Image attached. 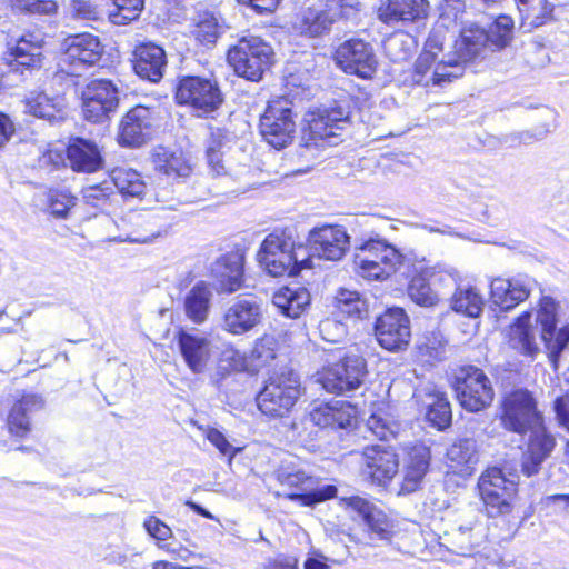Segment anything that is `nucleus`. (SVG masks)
I'll list each match as a JSON object with an SVG mask.
<instances>
[{"label":"nucleus","instance_id":"obj_54","mask_svg":"<svg viewBox=\"0 0 569 569\" xmlns=\"http://www.w3.org/2000/svg\"><path fill=\"white\" fill-rule=\"evenodd\" d=\"M114 10L110 12V19L116 24H126L140 16L143 9V0H112Z\"/></svg>","mask_w":569,"mask_h":569},{"label":"nucleus","instance_id":"obj_32","mask_svg":"<svg viewBox=\"0 0 569 569\" xmlns=\"http://www.w3.org/2000/svg\"><path fill=\"white\" fill-rule=\"evenodd\" d=\"M357 409L345 400L321 403L310 412L311 421L321 428L346 429L351 426Z\"/></svg>","mask_w":569,"mask_h":569},{"label":"nucleus","instance_id":"obj_1","mask_svg":"<svg viewBox=\"0 0 569 569\" xmlns=\"http://www.w3.org/2000/svg\"><path fill=\"white\" fill-rule=\"evenodd\" d=\"M488 43V31L476 23L465 26L453 41V51L443 54L439 61L429 62L425 70L419 71L415 63L412 81L423 87L443 86L461 77L463 64L481 56Z\"/></svg>","mask_w":569,"mask_h":569},{"label":"nucleus","instance_id":"obj_55","mask_svg":"<svg viewBox=\"0 0 569 569\" xmlns=\"http://www.w3.org/2000/svg\"><path fill=\"white\" fill-rule=\"evenodd\" d=\"M489 43L496 48H505L509 44L513 36V20L509 16H500L491 27Z\"/></svg>","mask_w":569,"mask_h":569},{"label":"nucleus","instance_id":"obj_49","mask_svg":"<svg viewBox=\"0 0 569 569\" xmlns=\"http://www.w3.org/2000/svg\"><path fill=\"white\" fill-rule=\"evenodd\" d=\"M483 305L482 297L471 287L466 289L457 287L451 300L452 309L456 312L470 318L479 317Z\"/></svg>","mask_w":569,"mask_h":569},{"label":"nucleus","instance_id":"obj_28","mask_svg":"<svg viewBox=\"0 0 569 569\" xmlns=\"http://www.w3.org/2000/svg\"><path fill=\"white\" fill-rule=\"evenodd\" d=\"M362 459L365 472L378 485H386L398 472L397 455L383 445L366 447Z\"/></svg>","mask_w":569,"mask_h":569},{"label":"nucleus","instance_id":"obj_9","mask_svg":"<svg viewBox=\"0 0 569 569\" xmlns=\"http://www.w3.org/2000/svg\"><path fill=\"white\" fill-rule=\"evenodd\" d=\"M349 109L337 104L331 108H320L309 114L308 128L303 130L305 147L332 146L338 143V131L342 130L349 121Z\"/></svg>","mask_w":569,"mask_h":569},{"label":"nucleus","instance_id":"obj_57","mask_svg":"<svg viewBox=\"0 0 569 569\" xmlns=\"http://www.w3.org/2000/svg\"><path fill=\"white\" fill-rule=\"evenodd\" d=\"M276 345L269 337L257 340L250 356L252 365L257 368L269 366L276 359Z\"/></svg>","mask_w":569,"mask_h":569},{"label":"nucleus","instance_id":"obj_51","mask_svg":"<svg viewBox=\"0 0 569 569\" xmlns=\"http://www.w3.org/2000/svg\"><path fill=\"white\" fill-rule=\"evenodd\" d=\"M337 308L339 313L355 319L363 318L368 313L366 301L356 291L340 290L337 296Z\"/></svg>","mask_w":569,"mask_h":569},{"label":"nucleus","instance_id":"obj_53","mask_svg":"<svg viewBox=\"0 0 569 569\" xmlns=\"http://www.w3.org/2000/svg\"><path fill=\"white\" fill-rule=\"evenodd\" d=\"M147 532L157 540V545L160 549L166 550L168 553L177 556L179 558H183L179 551L181 549L172 548L170 545L163 543L172 536V530L169 526H167L163 521L154 516H150L144 520L143 523Z\"/></svg>","mask_w":569,"mask_h":569},{"label":"nucleus","instance_id":"obj_31","mask_svg":"<svg viewBox=\"0 0 569 569\" xmlns=\"http://www.w3.org/2000/svg\"><path fill=\"white\" fill-rule=\"evenodd\" d=\"M150 110L147 107L137 106L122 118L118 141L123 147L141 146L150 133Z\"/></svg>","mask_w":569,"mask_h":569},{"label":"nucleus","instance_id":"obj_41","mask_svg":"<svg viewBox=\"0 0 569 569\" xmlns=\"http://www.w3.org/2000/svg\"><path fill=\"white\" fill-rule=\"evenodd\" d=\"M272 303L283 316L296 319L309 306L310 293L300 286L281 287L273 293Z\"/></svg>","mask_w":569,"mask_h":569},{"label":"nucleus","instance_id":"obj_58","mask_svg":"<svg viewBox=\"0 0 569 569\" xmlns=\"http://www.w3.org/2000/svg\"><path fill=\"white\" fill-rule=\"evenodd\" d=\"M433 286L441 288H457L460 273L451 267L436 266L423 268Z\"/></svg>","mask_w":569,"mask_h":569},{"label":"nucleus","instance_id":"obj_15","mask_svg":"<svg viewBox=\"0 0 569 569\" xmlns=\"http://www.w3.org/2000/svg\"><path fill=\"white\" fill-rule=\"evenodd\" d=\"M81 108L86 120L102 122L119 104V89L108 79H94L81 91Z\"/></svg>","mask_w":569,"mask_h":569},{"label":"nucleus","instance_id":"obj_50","mask_svg":"<svg viewBox=\"0 0 569 569\" xmlns=\"http://www.w3.org/2000/svg\"><path fill=\"white\" fill-rule=\"evenodd\" d=\"M447 458L456 467L470 468L478 461V446L472 438H461L455 441L447 450Z\"/></svg>","mask_w":569,"mask_h":569},{"label":"nucleus","instance_id":"obj_18","mask_svg":"<svg viewBox=\"0 0 569 569\" xmlns=\"http://www.w3.org/2000/svg\"><path fill=\"white\" fill-rule=\"evenodd\" d=\"M336 63L349 74L370 79L378 66L372 46L358 38H352L339 44L335 52Z\"/></svg>","mask_w":569,"mask_h":569},{"label":"nucleus","instance_id":"obj_11","mask_svg":"<svg viewBox=\"0 0 569 569\" xmlns=\"http://www.w3.org/2000/svg\"><path fill=\"white\" fill-rule=\"evenodd\" d=\"M260 133L273 148L282 149L291 143L296 122L292 117L291 102L281 97L270 101L260 118Z\"/></svg>","mask_w":569,"mask_h":569},{"label":"nucleus","instance_id":"obj_8","mask_svg":"<svg viewBox=\"0 0 569 569\" xmlns=\"http://www.w3.org/2000/svg\"><path fill=\"white\" fill-rule=\"evenodd\" d=\"M499 419L506 430L518 435H525L530 428H537L543 420L535 398L523 389L515 390L503 397Z\"/></svg>","mask_w":569,"mask_h":569},{"label":"nucleus","instance_id":"obj_20","mask_svg":"<svg viewBox=\"0 0 569 569\" xmlns=\"http://www.w3.org/2000/svg\"><path fill=\"white\" fill-rule=\"evenodd\" d=\"M262 320L263 307L257 297H238L224 309L221 327L233 336H242L252 331Z\"/></svg>","mask_w":569,"mask_h":569},{"label":"nucleus","instance_id":"obj_10","mask_svg":"<svg viewBox=\"0 0 569 569\" xmlns=\"http://www.w3.org/2000/svg\"><path fill=\"white\" fill-rule=\"evenodd\" d=\"M455 390L461 407L470 412L489 407L495 395L489 378L475 366H463L457 371Z\"/></svg>","mask_w":569,"mask_h":569},{"label":"nucleus","instance_id":"obj_48","mask_svg":"<svg viewBox=\"0 0 569 569\" xmlns=\"http://www.w3.org/2000/svg\"><path fill=\"white\" fill-rule=\"evenodd\" d=\"M431 280L426 274L425 269L415 274L408 284V296L417 305L426 308L435 307L439 303V293L431 288Z\"/></svg>","mask_w":569,"mask_h":569},{"label":"nucleus","instance_id":"obj_35","mask_svg":"<svg viewBox=\"0 0 569 569\" xmlns=\"http://www.w3.org/2000/svg\"><path fill=\"white\" fill-rule=\"evenodd\" d=\"M67 160L70 168L77 172L92 173L103 166V158L96 143L76 138L67 148Z\"/></svg>","mask_w":569,"mask_h":569},{"label":"nucleus","instance_id":"obj_17","mask_svg":"<svg viewBox=\"0 0 569 569\" xmlns=\"http://www.w3.org/2000/svg\"><path fill=\"white\" fill-rule=\"evenodd\" d=\"M479 491L491 516L510 512V500L517 491V482L507 478L502 470L488 468L479 478Z\"/></svg>","mask_w":569,"mask_h":569},{"label":"nucleus","instance_id":"obj_19","mask_svg":"<svg viewBox=\"0 0 569 569\" xmlns=\"http://www.w3.org/2000/svg\"><path fill=\"white\" fill-rule=\"evenodd\" d=\"M277 479L284 489H298L301 491L293 492L284 490L282 493L278 495H282L292 501H299L302 506H313L333 498L337 493V488L331 485H327L321 488H313L316 482L315 479L302 470H279Z\"/></svg>","mask_w":569,"mask_h":569},{"label":"nucleus","instance_id":"obj_4","mask_svg":"<svg viewBox=\"0 0 569 569\" xmlns=\"http://www.w3.org/2000/svg\"><path fill=\"white\" fill-rule=\"evenodd\" d=\"M301 395L299 376L290 368L274 371L257 397L260 411L273 418L286 416Z\"/></svg>","mask_w":569,"mask_h":569},{"label":"nucleus","instance_id":"obj_34","mask_svg":"<svg viewBox=\"0 0 569 569\" xmlns=\"http://www.w3.org/2000/svg\"><path fill=\"white\" fill-rule=\"evenodd\" d=\"M167 66L164 50L154 43H143L134 50L133 69L136 73L151 82H158Z\"/></svg>","mask_w":569,"mask_h":569},{"label":"nucleus","instance_id":"obj_23","mask_svg":"<svg viewBox=\"0 0 569 569\" xmlns=\"http://www.w3.org/2000/svg\"><path fill=\"white\" fill-rule=\"evenodd\" d=\"M379 345L390 351L400 350L409 343V318L401 308H390L381 315L375 326Z\"/></svg>","mask_w":569,"mask_h":569},{"label":"nucleus","instance_id":"obj_47","mask_svg":"<svg viewBox=\"0 0 569 569\" xmlns=\"http://www.w3.org/2000/svg\"><path fill=\"white\" fill-rule=\"evenodd\" d=\"M222 32V24L216 13L209 10H199L193 18L192 33L197 41L203 46H212Z\"/></svg>","mask_w":569,"mask_h":569},{"label":"nucleus","instance_id":"obj_12","mask_svg":"<svg viewBox=\"0 0 569 569\" xmlns=\"http://www.w3.org/2000/svg\"><path fill=\"white\" fill-rule=\"evenodd\" d=\"M465 2L462 0H445L440 4V16L436 27L430 31L423 51L417 59L418 70H425L429 62H435L438 54L443 50V42L447 33L456 28L462 20Z\"/></svg>","mask_w":569,"mask_h":569},{"label":"nucleus","instance_id":"obj_36","mask_svg":"<svg viewBox=\"0 0 569 569\" xmlns=\"http://www.w3.org/2000/svg\"><path fill=\"white\" fill-rule=\"evenodd\" d=\"M154 170L169 179L187 178L192 172V166L186 154L178 149L159 146L152 152Z\"/></svg>","mask_w":569,"mask_h":569},{"label":"nucleus","instance_id":"obj_56","mask_svg":"<svg viewBox=\"0 0 569 569\" xmlns=\"http://www.w3.org/2000/svg\"><path fill=\"white\" fill-rule=\"evenodd\" d=\"M49 210L56 218H66L76 206L77 198L68 190H50L48 193Z\"/></svg>","mask_w":569,"mask_h":569},{"label":"nucleus","instance_id":"obj_63","mask_svg":"<svg viewBox=\"0 0 569 569\" xmlns=\"http://www.w3.org/2000/svg\"><path fill=\"white\" fill-rule=\"evenodd\" d=\"M369 431L380 440H388L396 433V426L390 423L386 418L378 413H373L367 421Z\"/></svg>","mask_w":569,"mask_h":569},{"label":"nucleus","instance_id":"obj_6","mask_svg":"<svg viewBox=\"0 0 569 569\" xmlns=\"http://www.w3.org/2000/svg\"><path fill=\"white\" fill-rule=\"evenodd\" d=\"M402 256L383 240L365 242L358 249L353 263L357 272L369 280H383L396 272Z\"/></svg>","mask_w":569,"mask_h":569},{"label":"nucleus","instance_id":"obj_16","mask_svg":"<svg viewBox=\"0 0 569 569\" xmlns=\"http://www.w3.org/2000/svg\"><path fill=\"white\" fill-rule=\"evenodd\" d=\"M536 321L541 326V340L553 369L557 370L560 356L569 345V323L557 329V303L550 297L540 299Z\"/></svg>","mask_w":569,"mask_h":569},{"label":"nucleus","instance_id":"obj_46","mask_svg":"<svg viewBox=\"0 0 569 569\" xmlns=\"http://www.w3.org/2000/svg\"><path fill=\"white\" fill-rule=\"evenodd\" d=\"M418 357L429 363L447 359L448 340L439 330L426 332L417 343Z\"/></svg>","mask_w":569,"mask_h":569},{"label":"nucleus","instance_id":"obj_64","mask_svg":"<svg viewBox=\"0 0 569 569\" xmlns=\"http://www.w3.org/2000/svg\"><path fill=\"white\" fill-rule=\"evenodd\" d=\"M71 10L79 19L97 20L99 18V10L90 0H72Z\"/></svg>","mask_w":569,"mask_h":569},{"label":"nucleus","instance_id":"obj_27","mask_svg":"<svg viewBox=\"0 0 569 569\" xmlns=\"http://www.w3.org/2000/svg\"><path fill=\"white\" fill-rule=\"evenodd\" d=\"M347 508L357 512L368 528L371 539L389 540L392 525L387 515L368 499L359 496L342 498Z\"/></svg>","mask_w":569,"mask_h":569},{"label":"nucleus","instance_id":"obj_22","mask_svg":"<svg viewBox=\"0 0 569 569\" xmlns=\"http://www.w3.org/2000/svg\"><path fill=\"white\" fill-rule=\"evenodd\" d=\"M44 44L43 33L27 31L16 39V43L9 46L7 63L11 72L23 74L24 71L40 69L43 56L41 48Z\"/></svg>","mask_w":569,"mask_h":569},{"label":"nucleus","instance_id":"obj_3","mask_svg":"<svg viewBox=\"0 0 569 569\" xmlns=\"http://www.w3.org/2000/svg\"><path fill=\"white\" fill-rule=\"evenodd\" d=\"M230 142L228 131L220 128L212 130L206 151L207 164L212 177L222 179L226 192H244L253 184L252 172L249 166H233L226 159Z\"/></svg>","mask_w":569,"mask_h":569},{"label":"nucleus","instance_id":"obj_33","mask_svg":"<svg viewBox=\"0 0 569 569\" xmlns=\"http://www.w3.org/2000/svg\"><path fill=\"white\" fill-rule=\"evenodd\" d=\"M428 14L427 0H388L378 10V18L388 26L398 22H413Z\"/></svg>","mask_w":569,"mask_h":569},{"label":"nucleus","instance_id":"obj_14","mask_svg":"<svg viewBox=\"0 0 569 569\" xmlns=\"http://www.w3.org/2000/svg\"><path fill=\"white\" fill-rule=\"evenodd\" d=\"M367 373L366 360L360 356H347L325 368L318 381L330 393L345 395L358 389Z\"/></svg>","mask_w":569,"mask_h":569},{"label":"nucleus","instance_id":"obj_25","mask_svg":"<svg viewBox=\"0 0 569 569\" xmlns=\"http://www.w3.org/2000/svg\"><path fill=\"white\" fill-rule=\"evenodd\" d=\"M536 284V280L528 276L496 278L490 283L491 300L501 310H511L529 297Z\"/></svg>","mask_w":569,"mask_h":569},{"label":"nucleus","instance_id":"obj_59","mask_svg":"<svg viewBox=\"0 0 569 569\" xmlns=\"http://www.w3.org/2000/svg\"><path fill=\"white\" fill-rule=\"evenodd\" d=\"M412 43L413 40L407 33L399 32L385 42V49L392 60H406L410 56Z\"/></svg>","mask_w":569,"mask_h":569},{"label":"nucleus","instance_id":"obj_43","mask_svg":"<svg viewBox=\"0 0 569 569\" xmlns=\"http://www.w3.org/2000/svg\"><path fill=\"white\" fill-rule=\"evenodd\" d=\"M430 461V451L426 447H416L409 453V459L403 471L401 490L415 491L427 473Z\"/></svg>","mask_w":569,"mask_h":569},{"label":"nucleus","instance_id":"obj_40","mask_svg":"<svg viewBox=\"0 0 569 569\" xmlns=\"http://www.w3.org/2000/svg\"><path fill=\"white\" fill-rule=\"evenodd\" d=\"M517 9L520 16V28L525 32H531L556 21V4L550 0H527L526 3H518Z\"/></svg>","mask_w":569,"mask_h":569},{"label":"nucleus","instance_id":"obj_29","mask_svg":"<svg viewBox=\"0 0 569 569\" xmlns=\"http://www.w3.org/2000/svg\"><path fill=\"white\" fill-rule=\"evenodd\" d=\"M529 431V442L522 457V472L527 477L538 473L541 463L550 456L556 446V440L547 432L543 420L541 425L530 428Z\"/></svg>","mask_w":569,"mask_h":569},{"label":"nucleus","instance_id":"obj_60","mask_svg":"<svg viewBox=\"0 0 569 569\" xmlns=\"http://www.w3.org/2000/svg\"><path fill=\"white\" fill-rule=\"evenodd\" d=\"M204 437L214 446L222 456L229 458L231 461L240 451L239 448L233 447L226 436L218 429L211 427H199Z\"/></svg>","mask_w":569,"mask_h":569},{"label":"nucleus","instance_id":"obj_42","mask_svg":"<svg viewBox=\"0 0 569 569\" xmlns=\"http://www.w3.org/2000/svg\"><path fill=\"white\" fill-rule=\"evenodd\" d=\"M66 100L62 96L57 94L49 97L44 92L32 93L26 101V113L36 118L53 122L63 118Z\"/></svg>","mask_w":569,"mask_h":569},{"label":"nucleus","instance_id":"obj_61","mask_svg":"<svg viewBox=\"0 0 569 569\" xmlns=\"http://www.w3.org/2000/svg\"><path fill=\"white\" fill-rule=\"evenodd\" d=\"M13 9L29 12V13H46L50 14L57 10V4L53 0H4Z\"/></svg>","mask_w":569,"mask_h":569},{"label":"nucleus","instance_id":"obj_62","mask_svg":"<svg viewBox=\"0 0 569 569\" xmlns=\"http://www.w3.org/2000/svg\"><path fill=\"white\" fill-rule=\"evenodd\" d=\"M319 332L323 340L336 343L347 336V326L336 318H326L319 323Z\"/></svg>","mask_w":569,"mask_h":569},{"label":"nucleus","instance_id":"obj_7","mask_svg":"<svg viewBox=\"0 0 569 569\" xmlns=\"http://www.w3.org/2000/svg\"><path fill=\"white\" fill-rule=\"evenodd\" d=\"M104 46L98 36L89 32L71 34L63 41L59 68L61 73L80 77L102 58Z\"/></svg>","mask_w":569,"mask_h":569},{"label":"nucleus","instance_id":"obj_5","mask_svg":"<svg viewBox=\"0 0 569 569\" xmlns=\"http://www.w3.org/2000/svg\"><path fill=\"white\" fill-rule=\"evenodd\" d=\"M227 59L239 77L259 81L272 64L273 50L260 37L248 34L228 50Z\"/></svg>","mask_w":569,"mask_h":569},{"label":"nucleus","instance_id":"obj_30","mask_svg":"<svg viewBox=\"0 0 569 569\" xmlns=\"http://www.w3.org/2000/svg\"><path fill=\"white\" fill-rule=\"evenodd\" d=\"M243 263V256L232 251L222 254L211 264V274L218 282L221 292L232 293L241 288Z\"/></svg>","mask_w":569,"mask_h":569},{"label":"nucleus","instance_id":"obj_21","mask_svg":"<svg viewBox=\"0 0 569 569\" xmlns=\"http://www.w3.org/2000/svg\"><path fill=\"white\" fill-rule=\"evenodd\" d=\"M156 198L157 201L161 203L160 207L156 208L153 211L134 213L130 217V220L137 227L136 230L127 236L130 242L147 243L161 236L167 231L170 224L168 221H161L163 218L162 213L166 211H176L181 204L178 199L173 197L168 198L160 192L156 193Z\"/></svg>","mask_w":569,"mask_h":569},{"label":"nucleus","instance_id":"obj_24","mask_svg":"<svg viewBox=\"0 0 569 569\" xmlns=\"http://www.w3.org/2000/svg\"><path fill=\"white\" fill-rule=\"evenodd\" d=\"M308 241L313 254L326 260H340L348 249L349 236L339 226H322L312 229Z\"/></svg>","mask_w":569,"mask_h":569},{"label":"nucleus","instance_id":"obj_13","mask_svg":"<svg viewBox=\"0 0 569 569\" xmlns=\"http://www.w3.org/2000/svg\"><path fill=\"white\" fill-rule=\"evenodd\" d=\"M176 99L179 104L192 107L198 116L216 111L223 101L217 82L198 76H186L179 80Z\"/></svg>","mask_w":569,"mask_h":569},{"label":"nucleus","instance_id":"obj_44","mask_svg":"<svg viewBox=\"0 0 569 569\" xmlns=\"http://www.w3.org/2000/svg\"><path fill=\"white\" fill-rule=\"evenodd\" d=\"M110 178L118 191L126 198H142L147 184L141 174L130 168L118 167L111 170Z\"/></svg>","mask_w":569,"mask_h":569},{"label":"nucleus","instance_id":"obj_37","mask_svg":"<svg viewBox=\"0 0 569 569\" xmlns=\"http://www.w3.org/2000/svg\"><path fill=\"white\" fill-rule=\"evenodd\" d=\"M43 408L40 396L29 393L13 403L7 418L9 431L17 437H24L30 431L31 417Z\"/></svg>","mask_w":569,"mask_h":569},{"label":"nucleus","instance_id":"obj_2","mask_svg":"<svg viewBox=\"0 0 569 569\" xmlns=\"http://www.w3.org/2000/svg\"><path fill=\"white\" fill-rule=\"evenodd\" d=\"M261 268L272 277L296 276L311 268L310 257L302 244L295 240L290 229L274 230L262 241L258 251Z\"/></svg>","mask_w":569,"mask_h":569},{"label":"nucleus","instance_id":"obj_39","mask_svg":"<svg viewBox=\"0 0 569 569\" xmlns=\"http://www.w3.org/2000/svg\"><path fill=\"white\" fill-rule=\"evenodd\" d=\"M531 318L532 312L526 311L516 319L508 330V343L521 355L535 358L539 352V347Z\"/></svg>","mask_w":569,"mask_h":569},{"label":"nucleus","instance_id":"obj_26","mask_svg":"<svg viewBox=\"0 0 569 569\" xmlns=\"http://www.w3.org/2000/svg\"><path fill=\"white\" fill-rule=\"evenodd\" d=\"M178 346L186 365L193 373L206 371L212 356V343L206 335L181 329L178 332Z\"/></svg>","mask_w":569,"mask_h":569},{"label":"nucleus","instance_id":"obj_45","mask_svg":"<svg viewBox=\"0 0 569 569\" xmlns=\"http://www.w3.org/2000/svg\"><path fill=\"white\" fill-rule=\"evenodd\" d=\"M335 21V13L308 8L301 13L296 27L302 34L317 37L329 31Z\"/></svg>","mask_w":569,"mask_h":569},{"label":"nucleus","instance_id":"obj_52","mask_svg":"<svg viewBox=\"0 0 569 569\" xmlns=\"http://www.w3.org/2000/svg\"><path fill=\"white\" fill-rule=\"evenodd\" d=\"M432 401L429 402L427 419L431 422L432 426L437 427L439 430L447 428L452 418L451 408L448 399L442 393L433 395Z\"/></svg>","mask_w":569,"mask_h":569},{"label":"nucleus","instance_id":"obj_38","mask_svg":"<svg viewBox=\"0 0 569 569\" xmlns=\"http://www.w3.org/2000/svg\"><path fill=\"white\" fill-rule=\"evenodd\" d=\"M213 292L206 281L197 282L183 297V312L194 325L204 323L210 315Z\"/></svg>","mask_w":569,"mask_h":569}]
</instances>
